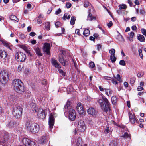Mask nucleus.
<instances>
[{"mask_svg": "<svg viewBox=\"0 0 146 146\" xmlns=\"http://www.w3.org/2000/svg\"><path fill=\"white\" fill-rule=\"evenodd\" d=\"M97 101L103 111L106 113L108 109L110 111L111 110L110 103L108 99L104 96H100V99L98 100Z\"/></svg>", "mask_w": 146, "mask_h": 146, "instance_id": "1", "label": "nucleus"}, {"mask_svg": "<svg viewBox=\"0 0 146 146\" xmlns=\"http://www.w3.org/2000/svg\"><path fill=\"white\" fill-rule=\"evenodd\" d=\"M12 86L14 90L17 93L22 94L25 91L23 84L19 79L14 80L12 82Z\"/></svg>", "mask_w": 146, "mask_h": 146, "instance_id": "2", "label": "nucleus"}, {"mask_svg": "<svg viewBox=\"0 0 146 146\" xmlns=\"http://www.w3.org/2000/svg\"><path fill=\"white\" fill-rule=\"evenodd\" d=\"M23 109L18 106H15L13 109V114L17 118H19L21 117Z\"/></svg>", "mask_w": 146, "mask_h": 146, "instance_id": "3", "label": "nucleus"}, {"mask_svg": "<svg viewBox=\"0 0 146 146\" xmlns=\"http://www.w3.org/2000/svg\"><path fill=\"white\" fill-rule=\"evenodd\" d=\"M8 73L4 71H1L0 73V82L3 84H6L9 79Z\"/></svg>", "mask_w": 146, "mask_h": 146, "instance_id": "4", "label": "nucleus"}, {"mask_svg": "<svg viewBox=\"0 0 146 146\" xmlns=\"http://www.w3.org/2000/svg\"><path fill=\"white\" fill-rule=\"evenodd\" d=\"M15 58L18 61L24 62L26 58V56L23 53L20 52L16 54Z\"/></svg>", "mask_w": 146, "mask_h": 146, "instance_id": "5", "label": "nucleus"}, {"mask_svg": "<svg viewBox=\"0 0 146 146\" xmlns=\"http://www.w3.org/2000/svg\"><path fill=\"white\" fill-rule=\"evenodd\" d=\"M55 113L54 112L51 113L50 115L49 125L50 130L53 128L54 123V117L55 116Z\"/></svg>", "mask_w": 146, "mask_h": 146, "instance_id": "6", "label": "nucleus"}, {"mask_svg": "<svg viewBox=\"0 0 146 146\" xmlns=\"http://www.w3.org/2000/svg\"><path fill=\"white\" fill-rule=\"evenodd\" d=\"M76 113L75 111L72 108H70L69 111V119L74 121L76 118Z\"/></svg>", "mask_w": 146, "mask_h": 146, "instance_id": "7", "label": "nucleus"}, {"mask_svg": "<svg viewBox=\"0 0 146 146\" xmlns=\"http://www.w3.org/2000/svg\"><path fill=\"white\" fill-rule=\"evenodd\" d=\"M39 126L37 124L33 123L30 131L32 133H36L39 131Z\"/></svg>", "mask_w": 146, "mask_h": 146, "instance_id": "8", "label": "nucleus"}, {"mask_svg": "<svg viewBox=\"0 0 146 146\" xmlns=\"http://www.w3.org/2000/svg\"><path fill=\"white\" fill-rule=\"evenodd\" d=\"M22 143L25 146H33L35 144L34 143L31 141L28 138H24L22 140Z\"/></svg>", "mask_w": 146, "mask_h": 146, "instance_id": "9", "label": "nucleus"}, {"mask_svg": "<svg viewBox=\"0 0 146 146\" xmlns=\"http://www.w3.org/2000/svg\"><path fill=\"white\" fill-rule=\"evenodd\" d=\"M77 127L78 130L80 132H83L85 130L84 123L81 120L78 122Z\"/></svg>", "mask_w": 146, "mask_h": 146, "instance_id": "10", "label": "nucleus"}, {"mask_svg": "<svg viewBox=\"0 0 146 146\" xmlns=\"http://www.w3.org/2000/svg\"><path fill=\"white\" fill-rule=\"evenodd\" d=\"M51 46L50 43H45L43 45V51L48 55L50 54V50Z\"/></svg>", "mask_w": 146, "mask_h": 146, "instance_id": "11", "label": "nucleus"}, {"mask_svg": "<svg viewBox=\"0 0 146 146\" xmlns=\"http://www.w3.org/2000/svg\"><path fill=\"white\" fill-rule=\"evenodd\" d=\"M76 108L77 111L80 114L82 115L84 114V111L83 108V106L81 103L79 102L77 104Z\"/></svg>", "mask_w": 146, "mask_h": 146, "instance_id": "12", "label": "nucleus"}, {"mask_svg": "<svg viewBox=\"0 0 146 146\" xmlns=\"http://www.w3.org/2000/svg\"><path fill=\"white\" fill-rule=\"evenodd\" d=\"M37 115L39 118L44 119L46 117L44 111L42 109L39 108L38 112Z\"/></svg>", "mask_w": 146, "mask_h": 146, "instance_id": "13", "label": "nucleus"}, {"mask_svg": "<svg viewBox=\"0 0 146 146\" xmlns=\"http://www.w3.org/2000/svg\"><path fill=\"white\" fill-rule=\"evenodd\" d=\"M59 61L64 66H66L68 64V62L67 60H64L63 57L62 55L59 56Z\"/></svg>", "mask_w": 146, "mask_h": 146, "instance_id": "14", "label": "nucleus"}, {"mask_svg": "<svg viewBox=\"0 0 146 146\" xmlns=\"http://www.w3.org/2000/svg\"><path fill=\"white\" fill-rule=\"evenodd\" d=\"M88 113L92 116L96 115L97 113V112L95 109L93 108H90L87 110Z\"/></svg>", "mask_w": 146, "mask_h": 146, "instance_id": "15", "label": "nucleus"}, {"mask_svg": "<svg viewBox=\"0 0 146 146\" xmlns=\"http://www.w3.org/2000/svg\"><path fill=\"white\" fill-rule=\"evenodd\" d=\"M129 120L131 123L134 124L136 122V123H137V121L135 118L134 115L132 113H129Z\"/></svg>", "mask_w": 146, "mask_h": 146, "instance_id": "16", "label": "nucleus"}, {"mask_svg": "<svg viewBox=\"0 0 146 146\" xmlns=\"http://www.w3.org/2000/svg\"><path fill=\"white\" fill-rule=\"evenodd\" d=\"M30 107L34 112L36 113L38 110V107L36 104L33 102H31L30 104Z\"/></svg>", "mask_w": 146, "mask_h": 146, "instance_id": "17", "label": "nucleus"}, {"mask_svg": "<svg viewBox=\"0 0 146 146\" xmlns=\"http://www.w3.org/2000/svg\"><path fill=\"white\" fill-rule=\"evenodd\" d=\"M76 146H87L86 144H83L82 141V139L79 137L77 139L76 143Z\"/></svg>", "mask_w": 146, "mask_h": 146, "instance_id": "18", "label": "nucleus"}, {"mask_svg": "<svg viewBox=\"0 0 146 146\" xmlns=\"http://www.w3.org/2000/svg\"><path fill=\"white\" fill-rule=\"evenodd\" d=\"M51 63L52 65L55 67V68L59 69L60 67L59 66V64L58 63L57 61L54 59L52 58L51 60Z\"/></svg>", "mask_w": 146, "mask_h": 146, "instance_id": "19", "label": "nucleus"}, {"mask_svg": "<svg viewBox=\"0 0 146 146\" xmlns=\"http://www.w3.org/2000/svg\"><path fill=\"white\" fill-rule=\"evenodd\" d=\"M8 139V136H4L3 139L0 140V144L2 145H5Z\"/></svg>", "mask_w": 146, "mask_h": 146, "instance_id": "20", "label": "nucleus"}, {"mask_svg": "<svg viewBox=\"0 0 146 146\" xmlns=\"http://www.w3.org/2000/svg\"><path fill=\"white\" fill-rule=\"evenodd\" d=\"M7 54L5 51L0 50V56L2 58H5L7 57Z\"/></svg>", "mask_w": 146, "mask_h": 146, "instance_id": "21", "label": "nucleus"}, {"mask_svg": "<svg viewBox=\"0 0 146 146\" xmlns=\"http://www.w3.org/2000/svg\"><path fill=\"white\" fill-rule=\"evenodd\" d=\"M96 19V18L95 17L93 16L91 14V13L89 11V14L87 16V20L89 21H92L93 20H95Z\"/></svg>", "mask_w": 146, "mask_h": 146, "instance_id": "22", "label": "nucleus"}, {"mask_svg": "<svg viewBox=\"0 0 146 146\" xmlns=\"http://www.w3.org/2000/svg\"><path fill=\"white\" fill-rule=\"evenodd\" d=\"M33 123L30 121H27L25 125V128L27 129H29L30 130V129L31 128Z\"/></svg>", "mask_w": 146, "mask_h": 146, "instance_id": "23", "label": "nucleus"}, {"mask_svg": "<svg viewBox=\"0 0 146 146\" xmlns=\"http://www.w3.org/2000/svg\"><path fill=\"white\" fill-rule=\"evenodd\" d=\"M35 50L38 56H42V54L41 53V50L38 47L35 49Z\"/></svg>", "mask_w": 146, "mask_h": 146, "instance_id": "24", "label": "nucleus"}, {"mask_svg": "<svg viewBox=\"0 0 146 146\" xmlns=\"http://www.w3.org/2000/svg\"><path fill=\"white\" fill-rule=\"evenodd\" d=\"M17 98V96L14 95H11L8 98L11 102H14Z\"/></svg>", "mask_w": 146, "mask_h": 146, "instance_id": "25", "label": "nucleus"}, {"mask_svg": "<svg viewBox=\"0 0 146 146\" xmlns=\"http://www.w3.org/2000/svg\"><path fill=\"white\" fill-rule=\"evenodd\" d=\"M70 104V101H68L64 108V112H66L67 111L68 108Z\"/></svg>", "mask_w": 146, "mask_h": 146, "instance_id": "26", "label": "nucleus"}, {"mask_svg": "<svg viewBox=\"0 0 146 146\" xmlns=\"http://www.w3.org/2000/svg\"><path fill=\"white\" fill-rule=\"evenodd\" d=\"M138 39L140 42H143L145 40V38L143 35L141 34L137 35Z\"/></svg>", "mask_w": 146, "mask_h": 146, "instance_id": "27", "label": "nucleus"}, {"mask_svg": "<svg viewBox=\"0 0 146 146\" xmlns=\"http://www.w3.org/2000/svg\"><path fill=\"white\" fill-rule=\"evenodd\" d=\"M70 15H68V14L67 13H65L62 17V19L64 20H65L66 19H69L70 17Z\"/></svg>", "mask_w": 146, "mask_h": 146, "instance_id": "28", "label": "nucleus"}, {"mask_svg": "<svg viewBox=\"0 0 146 146\" xmlns=\"http://www.w3.org/2000/svg\"><path fill=\"white\" fill-rule=\"evenodd\" d=\"M90 34V31L89 29H86L84 30L83 34L84 36H88Z\"/></svg>", "mask_w": 146, "mask_h": 146, "instance_id": "29", "label": "nucleus"}, {"mask_svg": "<svg viewBox=\"0 0 146 146\" xmlns=\"http://www.w3.org/2000/svg\"><path fill=\"white\" fill-rule=\"evenodd\" d=\"M9 18L11 20H15L17 22H18L19 21V19L16 16L14 15H11L10 16Z\"/></svg>", "mask_w": 146, "mask_h": 146, "instance_id": "30", "label": "nucleus"}, {"mask_svg": "<svg viewBox=\"0 0 146 146\" xmlns=\"http://www.w3.org/2000/svg\"><path fill=\"white\" fill-rule=\"evenodd\" d=\"M48 135H44L41 139V141L44 143V142H45L48 139Z\"/></svg>", "mask_w": 146, "mask_h": 146, "instance_id": "31", "label": "nucleus"}, {"mask_svg": "<svg viewBox=\"0 0 146 146\" xmlns=\"http://www.w3.org/2000/svg\"><path fill=\"white\" fill-rule=\"evenodd\" d=\"M76 20V17L74 16H72L71 17V20L70 21V24L72 25H74L75 23V21Z\"/></svg>", "mask_w": 146, "mask_h": 146, "instance_id": "32", "label": "nucleus"}, {"mask_svg": "<svg viewBox=\"0 0 146 146\" xmlns=\"http://www.w3.org/2000/svg\"><path fill=\"white\" fill-rule=\"evenodd\" d=\"M106 94L108 96H110L111 95L112 92L111 90L108 89H105Z\"/></svg>", "mask_w": 146, "mask_h": 146, "instance_id": "33", "label": "nucleus"}, {"mask_svg": "<svg viewBox=\"0 0 146 146\" xmlns=\"http://www.w3.org/2000/svg\"><path fill=\"white\" fill-rule=\"evenodd\" d=\"M110 60L112 63L115 62L116 60V58L115 57V55H113V54H111L110 56Z\"/></svg>", "mask_w": 146, "mask_h": 146, "instance_id": "34", "label": "nucleus"}, {"mask_svg": "<svg viewBox=\"0 0 146 146\" xmlns=\"http://www.w3.org/2000/svg\"><path fill=\"white\" fill-rule=\"evenodd\" d=\"M119 9H125L127 8V6L125 4L119 5L118 6Z\"/></svg>", "mask_w": 146, "mask_h": 146, "instance_id": "35", "label": "nucleus"}, {"mask_svg": "<svg viewBox=\"0 0 146 146\" xmlns=\"http://www.w3.org/2000/svg\"><path fill=\"white\" fill-rule=\"evenodd\" d=\"M50 24L49 22H47L45 23V27L47 30H49L50 29Z\"/></svg>", "mask_w": 146, "mask_h": 146, "instance_id": "36", "label": "nucleus"}, {"mask_svg": "<svg viewBox=\"0 0 146 146\" xmlns=\"http://www.w3.org/2000/svg\"><path fill=\"white\" fill-rule=\"evenodd\" d=\"M111 102L113 104H115L117 101V98L115 96H112L111 98Z\"/></svg>", "mask_w": 146, "mask_h": 146, "instance_id": "37", "label": "nucleus"}, {"mask_svg": "<svg viewBox=\"0 0 146 146\" xmlns=\"http://www.w3.org/2000/svg\"><path fill=\"white\" fill-rule=\"evenodd\" d=\"M144 74V72H140L137 74V76L138 77L141 78L142 77Z\"/></svg>", "mask_w": 146, "mask_h": 146, "instance_id": "38", "label": "nucleus"}, {"mask_svg": "<svg viewBox=\"0 0 146 146\" xmlns=\"http://www.w3.org/2000/svg\"><path fill=\"white\" fill-rule=\"evenodd\" d=\"M89 66L90 68H93L95 66V64L93 62H91L89 64Z\"/></svg>", "mask_w": 146, "mask_h": 146, "instance_id": "39", "label": "nucleus"}, {"mask_svg": "<svg viewBox=\"0 0 146 146\" xmlns=\"http://www.w3.org/2000/svg\"><path fill=\"white\" fill-rule=\"evenodd\" d=\"M135 80V78L134 77H133L130 78V83L132 84H133Z\"/></svg>", "mask_w": 146, "mask_h": 146, "instance_id": "40", "label": "nucleus"}, {"mask_svg": "<svg viewBox=\"0 0 146 146\" xmlns=\"http://www.w3.org/2000/svg\"><path fill=\"white\" fill-rule=\"evenodd\" d=\"M139 55L140 56V58L141 59H143V55L142 53V50L141 49H140L138 50Z\"/></svg>", "mask_w": 146, "mask_h": 146, "instance_id": "41", "label": "nucleus"}, {"mask_svg": "<svg viewBox=\"0 0 146 146\" xmlns=\"http://www.w3.org/2000/svg\"><path fill=\"white\" fill-rule=\"evenodd\" d=\"M123 137L125 138H127L130 137V135L128 134L127 132L125 133Z\"/></svg>", "mask_w": 146, "mask_h": 146, "instance_id": "42", "label": "nucleus"}, {"mask_svg": "<svg viewBox=\"0 0 146 146\" xmlns=\"http://www.w3.org/2000/svg\"><path fill=\"white\" fill-rule=\"evenodd\" d=\"M115 78L119 82H121V78L119 74H117L116 77H115Z\"/></svg>", "mask_w": 146, "mask_h": 146, "instance_id": "43", "label": "nucleus"}, {"mask_svg": "<svg viewBox=\"0 0 146 146\" xmlns=\"http://www.w3.org/2000/svg\"><path fill=\"white\" fill-rule=\"evenodd\" d=\"M14 124L13 122H10L8 125V127L10 128H11L14 127Z\"/></svg>", "mask_w": 146, "mask_h": 146, "instance_id": "44", "label": "nucleus"}, {"mask_svg": "<svg viewBox=\"0 0 146 146\" xmlns=\"http://www.w3.org/2000/svg\"><path fill=\"white\" fill-rule=\"evenodd\" d=\"M110 53L111 54H113V55H115V50L114 49H112L109 51Z\"/></svg>", "mask_w": 146, "mask_h": 146, "instance_id": "45", "label": "nucleus"}, {"mask_svg": "<svg viewBox=\"0 0 146 146\" xmlns=\"http://www.w3.org/2000/svg\"><path fill=\"white\" fill-rule=\"evenodd\" d=\"M116 143L115 141H111L110 144V146H116Z\"/></svg>", "mask_w": 146, "mask_h": 146, "instance_id": "46", "label": "nucleus"}, {"mask_svg": "<svg viewBox=\"0 0 146 146\" xmlns=\"http://www.w3.org/2000/svg\"><path fill=\"white\" fill-rule=\"evenodd\" d=\"M110 131V130L109 127H106L105 129L104 133H109Z\"/></svg>", "mask_w": 146, "mask_h": 146, "instance_id": "47", "label": "nucleus"}, {"mask_svg": "<svg viewBox=\"0 0 146 146\" xmlns=\"http://www.w3.org/2000/svg\"><path fill=\"white\" fill-rule=\"evenodd\" d=\"M119 64L122 66H125L126 64V63L125 61L123 60H121L119 62Z\"/></svg>", "mask_w": 146, "mask_h": 146, "instance_id": "48", "label": "nucleus"}, {"mask_svg": "<svg viewBox=\"0 0 146 146\" xmlns=\"http://www.w3.org/2000/svg\"><path fill=\"white\" fill-rule=\"evenodd\" d=\"M58 70L59 73L61 74L62 75L65 76V73L63 72L62 70L60 69L59 68Z\"/></svg>", "mask_w": 146, "mask_h": 146, "instance_id": "49", "label": "nucleus"}, {"mask_svg": "<svg viewBox=\"0 0 146 146\" xmlns=\"http://www.w3.org/2000/svg\"><path fill=\"white\" fill-rule=\"evenodd\" d=\"M89 3L88 1H85L84 2V6L85 7H87L89 5Z\"/></svg>", "mask_w": 146, "mask_h": 146, "instance_id": "50", "label": "nucleus"}, {"mask_svg": "<svg viewBox=\"0 0 146 146\" xmlns=\"http://www.w3.org/2000/svg\"><path fill=\"white\" fill-rule=\"evenodd\" d=\"M141 31L142 34L146 36V30L144 29H141Z\"/></svg>", "mask_w": 146, "mask_h": 146, "instance_id": "51", "label": "nucleus"}, {"mask_svg": "<svg viewBox=\"0 0 146 146\" xmlns=\"http://www.w3.org/2000/svg\"><path fill=\"white\" fill-rule=\"evenodd\" d=\"M113 25L112 22L110 21L109 23L107 24V25L108 28L111 27Z\"/></svg>", "mask_w": 146, "mask_h": 146, "instance_id": "52", "label": "nucleus"}, {"mask_svg": "<svg viewBox=\"0 0 146 146\" xmlns=\"http://www.w3.org/2000/svg\"><path fill=\"white\" fill-rule=\"evenodd\" d=\"M143 89L144 88H143L141 86H138L137 89V90L138 91H141L142 90H143Z\"/></svg>", "mask_w": 146, "mask_h": 146, "instance_id": "53", "label": "nucleus"}, {"mask_svg": "<svg viewBox=\"0 0 146 146\" xmlns=\"http://www.w3.org/2000/svg\"><path fill=\"white\" fill-rule=\"evenodd\" d=\"M66 6L67 8H69L71 7L72 5L70 3L68 2L66 3Z\"/></svg>", "mask_w": 146, "mask_h": 146, "instance_id": "54", "label": "nucleus"}, {"mask_svg": "<svg viewBox=\"0 0 146 146\" xmlns=\"http://www.w3.org/2000/svg\"><path fill=\"white\" fill-rule=\"evenodd\" d=\"M41 62L40 61H39L38 60H37L36 61V66L39 67L41 65Z\"/></svg>", "mask_w": 146, "mask_h": 146, "instance_id": "55", "label": "nucleus"}, {"mask_svg": "<svg viewBox=\"0 0 146 146\" xmlns=\"http://www.w3.org/2000/svg\"><path fill=\"white\" fill-rule=\"evenodd\" d=\"M61 9L60 8H59L55 12V13L56 15H58L60 14L61 12Z\"/></svg>", "mask_w": 146, "mask_h": 146, "instance_id": "56", "label": "nucleus"}, {"mask_svg": "<svg viewBox=\"0 0 146 146\" xmlns=\"http://www.w3.org/2000/svg\"><path fill=\"white\" fill-rule=\"evenodd\" d=\"M55 25L57 27H59L61 24L60 23L59 21H57L55 23Z\"/></svg>", "mask_w": 146, "mask_h": 146, "instance_id": "57", "label": "nucleus"}, {"mask_svg": "<svg viewBox=\"0 0 146 146\" xmlns=\"http://www.w3.org/2000/svg\"><path fill=\"white\" fill-rule=\"evenodd\" d=\"M93 36L96 39H98L99 37V35L97 33H95L93 35Z\"/></svg>", "mask_w": 146, "mask_h": 146, "instance_id": "58", "label": "nucleus"}, {"mask_svg": "<svg viewBox=\"0 0 146 146\" xmlns=\"http://www.w3.org/2000/svg\"><path fill=\"white\" fill-rule=\"evenodd\" d=\"M79 31V29H76L75 30V33L76 34H77L78 35H80V34Z\"/></svg>", "mask_w": 146, "mask_h": 146, "instance_id": "59", "label": "nucleus"}, {"mask_svg": "<svg viewBox=\"0 0 146 146\" xmlns=\"http://www.w3.org/2000/svg\"><path fill=\"white\" fill-rule=\"evenodd\" d=\"M36 35L35 33L34 32H31L29 34V35L33 37L34 36Z\"/></svg>", "mask_w": 146, "mask_h": 146, "instance_id": "60", "label": "nucleus"}, {"mask_svg": "<svg viewBox=\"0 0 146 146\" xmlns=\"http://www.w3.org/2000/svg\"><path fill=\"white\" fill-rule=\"evenodd\" d=\"M97 49L98 51H99L102 48V46L100 44L97 45Z\"/></svg>", "mask_w": 146, "mask_h": 146, "instance_id": "61", "label": "nucleus"}, {"mask_svg": "<svg viewBox=\"0 0 146 146\" xmlns=\"http://www.w3.org/2000/svg\"><path fill=\"white\" fill-rule=\"evenodd\" d=\"M42 83L43 85H45L47 84V80L46 79L42 80Z\"/></svg>", "mask_w": 146, "mask_h": 146, "instance_id": "62", "label": "nucleus"}, {"mask_svg": "<svg viewBox=\"0 0 146 146\" xmlns=\"http://www.w3.org/2000/svg\"><path fill=\"white\" fill-rule=\"evenodd\" d=\"M140 14L141 15H143L144 14V13H145V11L143 9H142L140 10Z\"/></svg>", "mask_w": 146, "mask_h": 146, "instance_id": "63", "label": "nucleus"}, {"mask_svg": "<svg viewBox=\"0 0 146 146\" xmlns=\"http://www.w3.org/2000/svg\"><path fill=\"white\" fill-rule=\"evenodd\" d=\"M112 82L115 84H118L117 81L114 79H113L112 80Z\"/></svg>", "mask_w": 146, "mask_h": 146, "instance_id": "64", "label": "nucleus"}]
</instances>
